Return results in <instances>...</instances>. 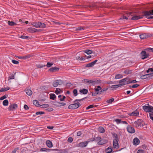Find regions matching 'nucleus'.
I'll list each match as a JSON object with an SVG mask.
<instances>
[{
  "label": "nucleus",
  "instance_id": "nucleus-1",
  "mask_svg": "<svg viewBox=\"0 0 153 153\" xmlns=\"http://www.w3.org/2000/svg\"><path fill=\"white\" fill-rule=\"evenodd\" d=\"M85 97L82 99H76L74 101V104L69 105L68 106L69 109H74L78 108L81 105L77 101H80L83 100Z\"/></svg>",
  "mask_w": 153,
  "mask_h": 153
},
{
  "label": "nucleus",
  "instance_id": "nucleus-2",
  "mask_svg": "<svg viewBox=\"0 0 153 153\" xmlns=\"http://www.w3.org/2000/svg\"><path fill=\"white\" fill-rule=\"evenodd\" d=\"M146 105L148 106L144 105L142 107L143 109L146 112L153 113V107L149 105V104Z\"/></svg>",
  "mask_w": 153,
  "mask_h": 153
},
{
  "label": "nucleus",
  "instance_id": "nucleus-3",
  "mask_svg": "<svg viewBox=\"0 0 153 153\" xmlns=\"http://www.w3.org/2000/svg\"><path fill=\"white\" fill-rule=\"evenodd\" d=\"M143 122L141 119H138L134 122V126L137 127L143 126Z\"/></svg>",
  "mask_w": 153,
  "mask_h": 153
},
{
  "label": "nucleus",
  "instance_id": "nucleus-4",
  "mask_svg": "<svg viewBox=\"0 0 153 153\" xmlns=\"http://www.w3.org/2000/svg\"><path fill=\"white\" fill-rule=\"evenodd\" d=\"M152 36L151 34L148 33H143L140 35V38L142 39H147Z\"/></svg>",
  "mask_w": 153,
  "mask_h": 153
},
{
  "label": "nucleus",
  "instance_id": "nucleus-5",
  "mask_svg": "<svg viewBox=\"0 0 153 153\" xmlns=\"http://www.w3.org/2000/svg\"><path fill=\"white\" fill-rule=\"evenodd\" d=\"M140 55L141 59H144L149 57V54L146 52V51H142L140 53Z\"/></svg>",
  "mask_w": 153,
  "mask_h": 153
},
{
  "label": "nucleus",
  "instance_id": "nucleus-6",
  "mask_svg": "<svg viewBox=\"0 0 153 153\" xmlns=\"http://www.w3.org/2000/svg\"><path fill=\"white\" fill-rule=\"evenodd\" d=\"M63 81L61 79H58L54 81L53 84V87H56L58 85H61L63 84Z\"/></svg>",
  "mask_w": 153,
  "mask_h": 153
},
{
  "label": "nucleus",
  "instance_id": "nucleus-7",
  "mask_svg": "<svg viewBox=\"0 0 153 153\" xmlns=\"http://www.w3.org/2000/svg\"><path fill=\"white\" fill-rule=\"evenodd\" d=\"M89 142V141H85L80 143L77 144L76 146L82 148L85 147L87 146Z\"/></svg>",
  "mask_w": 153,
  "mask_h": 153
},
{
  "label": "nucleus",
  "instance_id": "nucleus-8",
  "mask_svg": "<svg viewBox=\"0 0 153 153\" xmlns=\"http://www.w3.org/2000/svg\"><path fill=\"white\" fill-rule=\"evenodd\" d=\"M144 16H145L146 18L149 17L151 15H153V9L150 10L149 11H147L144 12Z\"/></svg>",
  "mask_w": 153,
  "mask_h": 153
},
{
  "label": "nucleus",
  "instance_id": "nucleus-9",
  "mask_svg": "<svg viewBox=\"0 0 153 153\" xmlns=\"http://www.w3.org/2000/svg\"><path fill=\"white\" fill-rule=\"evenodd\" d=\"M17 105L15 103L10 105L8 107L9 111H13V109H15L17 107Z\"/></svg>",
  "mask_w": 153,
  "mask_h": 153
},
{
  "label": "nucleus",
  "instance_id": "nucleus-10",
  "mask_svg": "<svg viewBox=\"0 0 153 153\" xmlns=\"http://www.w3.org/2000/svg\"><path fill=\"white\" fill-rule=\"evenodd\" d=\"M97 61V60H96L93 62L86 64L85 66V67H91L93 66Z\"/></svg>",
  "mask_w": 153,
  "mask_h": 153
},
{
  "label": "nucleus",
  "instance_id": "nucleus-11",
  "mask_svg": "<svg viewBox=\"0 0 153 153\" xmlns=\"http://www.w3.org/2000/svg\"><path fill=\"white\" fill-rule=\"evenodd\" d=\"M128 81H129V78L128 77H126L120 80L119 83H121L122 82H123V83H126V84H128L127 82Z\"/></svg>",
  "mask_w": 153,
  "mask_h": 153
},
{
  "label": "nucleus",
  "instance_id": "nucleus-12",
  "mask_svg": "<svg viewBox=\"0 0 153 153\" xmlns=\"http://www.w3.org/2000/svg\"><path fill=\"white\" fill-rule=\"evenodd\" d=\"M128 131L131 133H133L135 132V131L134 128L130 126H128L127 128Z\"/></svg>",
  "mask_w": 153,
  "mask_h": 153
},
{
  "label": "nucleus",
  "instance_id": "nucleus-13",
  "mask_svg": "<svg viewBox=\"0 0 153 153\" xmlns=\"http://www.w3.org/2000/svg\"><path fill=\"white\" fill-rule=\"evenodd\" d=\"M139 114V112L137 110L133 111L132 113H128V114L131 116H137Z\"/></svg>",
  "mask_w": 153,
  "mask_h": 153
},
{
  "label": "nucleus",
  "instance_id": "nucleus-14",
  "mask_svg": "<svg viewBox=\"0 0 153 153\" xmlns=\"http://www.w3.org/2000/svg\"><path fill=\"white\" fill-rule=\"evenodd\" d=\"M144 15L141 16H137L136 15L133 16L131 18V19L132 20H137L139 19H142L143 18Z\"/></svg>",
  "mask_w": 153,
  "mask_h": 153
},
{
  "label": "nucleus",
  "instance_id": "nucleus-15",
  "mask_svg": "<svg viewBox=\"0 0 153 153\" xmlns=\"http://www.w3.org/2000/svg\"><path fill=\"white\" fill-rule=\"evenodd\" d=\"M27 30L28 32L30 33H34L36 32L37 31H39V30L33 27H30L28 28Z\"/></svg>",
  "mask_w": 153,
  "mask_h": 153
},
{
  "label": "nucleus",
  "instance_id": "nucleus-16",
  "mask_svg": "<svg viewBox=\"0 0 153 153\" xmlns=\"http://www.w3.org/2000/svg\"><path fill=\"white\" fill-rule=\"evenodd\" d=\"M113 146L114 148H118V143L117 140L114 139L113 141Z\"/></svg>",
  "mask_w": 153,
  "mask_h": 153
},
{
  "label": "nucleus",
  "instance_id": "nucleus-17",
  "mask_svg": "<svg viewBox=\"0 0 153 153\" xmlns=\"http://www.w3.org/2000/svg\"><path fill=\"white\" fill-rule=\"evenodd\" d=\"M133 143L134 145H137L139 144L140 140L137 138L135 137L133 139Z\"/></svg>",
  "mask_w": 153,
  "mask_h": 153
},
{
  "label": "nucleus",
  "instance_id": "nucleus-18",
  "mask_svg": "<svg viewBox=\"0 0 153 153\" xmlns=\"http://www.w3.org/2000/svg\"><path fill=\"white\" fill-rule=\"evenodd\" d=\"M108 141L107 140L105 139H100L99 141V142L98 143V144L100 145H103L106 143H107Z\"/></svg>",
  "mask_w": 153,
  "mask_h": 153
},
{
  "label": "nucleus",
  "instance_id": "nucleus-19",
  "mask_svg": "<svg viewBox=\"0 0 153 153\" xmlns=\"http://www.w3.org/2000/svg\"><path fill=\"white\" fill-rule=\"evenodd\" d=\"M59 69V68L56 67H53L49 69V71L51 72H53L58 71Z\"/></svg>",
  "mask_w": 153,
  "mask_h": 153
},
{
  "label": "nucleus",
  "instance_id": "nucleus-20",
  "mask_svg": "<svg viewBox=\"0 0 153 153\" xmlns=\"http://www.w3.org/2000/svg\"><path fill=\"white\" fill-rule=\"evenodd\" d=\"M26 94L28 96H31L32 94V92L30 89H27L25 90Z\"/></svg>",
  "mask_w": 153,
  "mask_h": 153
},
{
  "label": "nucleus",
  "instance_id": "nucleus-21",
  "mask_svg": "<svg viewBox=\"0 0 153 153\" xmlns=\"http://www.w3.org/2000/svg\"><path fill=\"white\" fill-rule=\"evenodd\" d=\"M80 52H83L86 53L87 54H90L92 53V51L90 50H86L81 51Z\"/></svg>",
  "mask_w": 153,
  "mask_h": 153
},
{
  "label": "nucleus",
  "instance_id": "nucleus-22",
  "mask_svg": "<svg viewBox=\"0 0 153 153\" xmlns=\"http://www.w3.org/2000/svg\"><path fill=\"white\" fill-rule=\"evenodd\" d=\"M47 146L49 148H51L53 146V144L51 141L49 140H47L46 142Z\"/></svg>",
  "mask_w": 153,
  "mask_h": 153
},
{
  "label": "nucleus",
  "instance_id": "nucleus-23",
  "mask_svg": "<svg viewBox=\"0 0 153 153\" xmlns=\"http://www.w3.org/2000/svg\"><path fill=\"white\" fill-rule=\"evenodd\" d=\"M88 90L85 89H80L79 90V92L84 94H87L88 92Z\"/></svg>",
  "mask_w": 153,
  "mask_h": 153
},
{
  "label": "nucleus",
  "instance_id": "nucleus-24",
  "mask_svg": "<svg viewBox=\"0 0 153 153\" xmlns=\"http://www.w3.org/2000/svg\"><path fill=\"white\" fill-rule=\"evenodd\" d=\"M33 103L34 105H35L36 106L40 107L41 106V105L39 104V102L37 100H33Z\"/></svg>",
  "mask_w": 153,
  "mask_h": 153
},
{
  "label": "nucleus",
  "instance_id": "nucleus-25",
  "mask_svg": "<svg viewBox=\"0 0 153 153\" xmlns=\"http://www.w3.org/2000/svg\"><path fill=\"white\" fill-rule=\"evenodd\" d=\"M98 131L101 133H103L105 132V130L104 128L102 126L99 127L98 128Z\"/></svg>",
  "mask_w": 153,
  "mask_h": 153
},
{
  "label": "nucleus",
  "instance_id": "nucleus-26",
  "mask_svg": "<svg viewBox=\"0 0 153 153\" xmlns=\"http://www.w3.org/2000/svg\"><path fill=\"white\" fill-rule=\"evenodd\" d=\"M10 88L7 87L6 88H2L0 90V92L7 91L10 89Z\"/></svg>",
  "mask_w": 153,
  "mask_h": 153
},
{
  "label": "nucleus",
  "instance_id": "nucleus-27",
  "mask_svg": "<svg viewBox=\"0 0 153 153\" xmlns=\"http://www.w3.org/2000/svg\"><path fill=\"white\" fill-rule=\"evenodd\" d=\"M149 74H145L141 76L140 78L142 79H144L147 78H150Z\"/></svg>",
  "mask_w": 153,
  "mask_h": 153
},
{
  "label": "nucleus",
  "instance_id": "nucleus-28",
  "mask_svg": "<svg viewBox=\"0 0 153 153\" xmlns=\"http://www.w3.org/2000/svg\"><path fill=\"white\" fill-rule=\"evenodd\" d=\"M101 139V137H95L94 138H93V140L92 141H95L97 142H99V141L100 140V139Z\"/></svg>",
  "mask_w": 153,
  "mask_h": 153
},
{
  "label": "nucleus",
  "instance_id": "nucleus-29",
  "mask_svg": "<svg viewBox=\"0 0 153 153\" xmlns=\"http://www.w3.org/2000/svg\"><path fill=\"white\" fill-rule=\"evenodd\" d=\"M8 24L9 25L11 26H14L16 25V24L14 22L10 21L8 22Z\"/></svg>",
  "mask_w": 153,
  "mask_h": 153
},
{
  "label": "nucleus",
  "instance_id": "nucleus-30",
  "mask_svg": "<svg viewBox=\"0 0 153 153\" xmlns=\"http://www.w3.org/2000/svg\"><path fill=\"white\" fill-rule=\"evenodd\" d=\"M39 26H40V27H39V28H44L45 27L46 25L44 23H41V22H39Z\"/></svg>",
  "mask_w": 153,
  "mask_h": 153
},
{
  "label": "nucleus",
  "instance_id": "nucleus-31",
  "mask_svg": "<svg viewBox=\"0 0 153 153\" xmlns=\"http://www.w3.org/2000/svg\"><path fill=\"white\" fill-rule=\"evenodd\" d=\"M56 98V96L54 94H50V99L52 100H54Z\"/></svg>",
  "mask_w": 153,
  "mask_h": 153
},
{
  "label": "nucleus",
  "instance_id": "nucleus-32",
  "mask_svg": "<svg viewBox=\"0 0 153 153\" xmlns=\"http://www.w3.org/2000/svg\"><path fill=\"white\" fill-rule=\"evenodd\" d=\"M123 76L121 74H117L115 76V79H119L122 78Z\"/></svg>",
  "mask_w": 153,
  "mask_h": 153
},
{
  "label": "nucleus",
  "instance_id": "nucleus-33",
  "mask_svg": "<svg viewBox=\"0 0 153 153\" xmlns=\"http://www.w3.org/2000/svg\"><path fill=\"white\" fill-rule=\"evenodd\" d=\"M108 89V88H104L101 89V90L99 92L100 94L103 93L104 92L106 91Z\"/></svg>",
  "mask_w": 153,
  "mask_h": 153
},
{
  "label": "nucleus",
  "instance_id": "nucleus-34",
  "mask_svg": "<svg viewBox=\"0 0 153 153\" xmlns=\"http://www.w3.org/2000/svg\"><path fill=\"white\" fill-rule=\"evenodd\" d=\"M3 104L4 106H7L8 104V101L7 100H4L3 102Z\"/></svg>",
  "mask_w": 153,
  "mask_h": 153
},
{
  "label": "nucleus",
  "instance_id": "nucleus-35",
  "mask_svg": "<svg viewBox=\"0 0 153 153\" xmlns=\"http://www.w3.org/2000/svg\"><path fill=\"white\" fill-rule=\"evenodd\" d=\"M39 22H38L36 23H33L32 25H33L36 27H40V26H39Z\"/></svg>",
  "mask_w": 153,
  "mask_h": 153
},
{
  "label": "nucleus",
  "instance_id": "nucleus-36",
  "mask_svg": "<svg viewBox=\"0 0 153 153\" xmlns=\"http://www.w3.org/2000/svg\"><path fill=\"white\" fill-rule=\"evenodd\" d=\"M131 71L130 70H126L124 71L123 72V73L124 74H131Z\"/></svg>",
  "mask_w": 153,
  "mask_h": 153
},
{
  "label": "nucleus",
  "instance_id": "nucleus-37",
  "mask_svg": "<svg viewBox=\"0 0 153 153\" xmlns=\"http://www.w3.org/2000/svg\"><path fill=\"white\" fill-rule=\"evenodd\" d=\"M112 135L113 137L114 138V139H116V140H118V135L116 134L115 133H114L112 134Z\"/></svg>",
  "mask_w": 153,
  "mask_h": 153
},
{
  "label": "nucleus",
  "instance_id": "nucleus-38",
  "mask_svg": "<svg viewBox=\"0 0 153 153\" xmlns=\"http://www.w3.org/2000/svg\"><path fill=\"white\" fill-rule=\"evenodd\" d=\"M112 149L109 147L106 149V152L107 153H110L112 152Z\"/></svg>",
  "mask_w": 153,
  "mask_h": 153
},
{
  "label": "nucleus",
  "instance_id": "nucleus-39",
  "mask_svg": "<svg viewBox=\"0 0 153 153\" xmlns=\"http://www.w3.org/2000/svg\"><path fill=\"white\" fill-rule=\"evenodd\" d=\"M57 103V106H63L66 105V103L64 102H58Z\"/></svg>",
  "mask_w": 153,
  "mask_h": 153
},
{
  "label": "nucleus",
  "instance_id": "nucleus-40",
  "mask_svg": "<svg viewBox=\"0 0 153 153\" xmlns=\"http://www.w3.org/2000/svg\"><path fill=\"white\" fill-rule=\"evenodd\" d=\"M53 64V62H48L46 65V66L48 68H49L51 67Z\"/></svg>",
  "mask_w": 153,
  "mask_h": 153
},
{
  "label": "nucleus",
  "instance_id": "nucleus-41",
  "mask_svg": "<svg viewBox=\"0 0 153 153\" xmlns=\"http://www.w3.org/2000/svg\"><path fill=\"white\" fill-rule=\"evenodd\" d=\"M114 100V98H111L110 100H107V102L109 104H111L113 102Z\"/></svg>",
  "mask_w": 153,
  "mask_h": 153
},
{
  "label": "nucleus",
  "instance_id": "nucleus-42",
  "mask_svg": "<svg viewBox=\"0 0 153 153\" xmlns=\"http://www.w3.org/2000/svg\"><path fill=\"white\" fill-rule=\"evenodd\" d=\"M8 97V95H7L5 94L0 98V100H3L4 99L7 98Z\"/></svg>",
  "mask_w": 153,
  "mask_h": 153
},
{
  "label": "nucleus",
  "instance_id": "nucleus-43",
  "mask_svg": "<svg viewBox=\"0 0 153 153\" xmlns=\"http://www.w3.org/2000/svg\"><path fill=\"white\" fill-rule=\"evenodd\" d=\"M127 82H128V83L129 84L131 83H134L137 82V81L136 80H134L131 81L129 80V81Z\"/></svg>",
  "mask_w": 153,
  "mask_h": 153
},
{
  "label": "nucleus",
  "instance_id": "nucleus-44",
  "mask_svg": "<svg viewBox=\"0 0 153 153\" xmlns=\"http://www.w3.org/2000/svg\"><path fill=\"white\" fill-rule=\"evenodd\" d=\"M74 95L75 96H76L77 95V91L76 89H74L73 90Z\"/></svg>",
  "mask_w": 153,
  "mask_h": 153
},
{
  "label": "nucleus",
  "instance_id": "nucleus-45",
  "mask_svg": "<svg viewBox=\"0 0 153 153\" xmlns=\"http://www.w3.org/2000/svg\"><path fill=\"white\" fill-rule=\"evenodd\" d=\"M45 112L43 111H38L36 112V114L37 115L44 114Z\"/></svg>",
  "mask_w": 153,
  "mask_h": 153
},
{
  "label": "nucleus",
  "instance_id": "nucleus-46",
  "mask_svg": "<svg viewBox=\"0 0 153 153\" xmlns=\"http://www.w3.org/2000/svg\"><path fill=\"white\" fill-rule=\"evenodd\" d=\"M140 86L139 84H135L131 86V87L133 88H136Z\"/></svg>",
  "mask_w": 153,
  "mask_h": 153
},
{
  "label": "nucleus",
  "instance_id": "nucleus-47",
  "mask_svg": "<svg viewBox=\"0 0 153 153\" xmlns=\"http://www.w3.org/2000/svg\"><path fill=\"white\" fill-rule=\"evenodd\" d=\"M45 65H41L40 64H38V65H36L37 67L39 68H43L44 67H45Z\"/></svg>",
  "mask_w": 153,
  "mask_h": 153
},
{
  "label": "nucleus",
  "instance_id": "nucleus-48",
  "mask_svg": "<svg viewBox=\"0 0 153 153\" xmlns=\"http://www.w3.org/2000/svg\"><path fill=\"white\" fill-rule=\"evenodd\" d=\"M145 152V150L143 149H139L138 150L137 153H144Z\"/></svg>",
  "mask_w": 153,
  "mask_h": 153
},
{
  "label": "nucleus",
  "instance_id": "nucleus-49",
  "mask_svg": "<svg viewBox=\"0 0 153 153\" xmlns=\"http://www.w3.org/2000/svg\"><path fill=\"white\" fill-rule=\"evenodd\" d=\"M60 89L59 88H56L55 91V93L56 94H58L60 93Z\"/></svg>",
  "mask_w": 153,
  "mask_h": 153
},
{
  "label": "nucleus",
  "instance_id": "nucleus-50",
  "mask_svg": "<svg viewBox=\"0 0 153 153\" xmlns=\"http://www.w3.org/2000/svg\"><path fill=\"white\" fill-rule=\"evenodd\" d=\"M94 107V105H89V106H88L86 108V110L89 109L90 108H93V107Z\"/></svg>",
  "mask_w": 153,
  "mask_h": 153
},
{
  "label": "nucleus",
  "instance_id": "nucleus-51",
  "mask_svg": "<svg viewBox=\"0 0 153 153\" xmlns=\"http://www.w3.org/2000/svg\"><path fill=\"white\" fill-rule=\"evenodd\" d=\"M82 82L83 83H85V84H88L89 82V80L88 79H84L82 80Z\"/></svg>",
  "mask_w": 153,
  "mask_h": 153
},
{
  "label": "nucleus",
  "instance_id": "nucleus-52",
  "mask_svg": "<svg viewBox=\"0 0 153 153\" xmlns=\"http://www.w3.org/2000/svg\"><path fill=\"white\" fill-rule=\"evenodd\" d=\"M41 106H42V107L48 108L49 105L48 104H44L41 105Z\"/></svg>",
  "mask_w": 153,
  "mask_h": 153
},
{
  "label": "nucleus",
  "instance_id": "nucleus-53",
  "mask_svg": "<svg viewBox=\"0 0 153 153\" xmlns=\"http://www.w3.org/2000/svg\"><path fill=\"white\" fill-rule=\"evenodd\" d=\"M95 81L92 80H89V82H88V84H94V82Z\"/></svg>",
  "mask_w": 153,
  "mask_h": 153
},
{
  "label": "nucleus",
  "instance_id": "nucleus-54",
  "mask_svg": "<svg viewBox=\"0 0 153 153\" xmlns=\"http://www.w3.org/2000/svg\"><path fill=\"white\" fill-rule=\"evenodd\" d=\"M110 88H111L114 89H116L117 88V85H112L109 87Z\"/></svg>",
  "mask_w": 153,
  "mask_h": 153
},
{
  "label": "nucleus",
  "instance_id": "nucleus-55",
  "mask_svg": "<svg viewBox=\"0 0 153 153\" xmlns=\"http://www.w3.org/2000/svg\"><path fill=\"white\" fill-rule=\"evenodd\" d=\"M12 62L14 64H18L19 63V62L16 60H12Z\"/></svg>",
  "mask_w": 153,
  "mask_h": 153
},
{
  "label": "nucleus",
  "instance_id": "nucleus-56",
  "mask_svg": "<svg viewBox=\"0 0 153 153\" xmlns=\"http://www.w3.org/2000/svg\"><path fill=\"white\" fill-rule=\"evenodd\" d=\"M73 140V138L71 137H69L68 139V142H69L70 143H71L72 142Z\"/></svg>",
  "mask_w": 153,
  "mask_h": 153
},
{
  "label": "nucleus",
  "instance_id": "nucleus-57",
  "mask_svg": "<svg viewBox=\"0 0 153 153\" xmlns=\"http://www.w3.org/2000/svg\"><path fill=\"white\" fill-rule=\"evenodd\" d=\"M116 122L117 124H119L120 123L122 122L121 121V120L119 119H117L114 120Z\"/></svg>",
  "mask_w": 153,
  "mask_h": 153
},
{
  "label": "nucleus",
  "instance_id": "nucleus-58",
  "mask_svg": "<svg viewBox=\"0 0 153 153\" xmlns=\"http://www.w3.org/2000/svg\"><path fill=\"white\" fill-rule=\"evenodd\" d=\"M32 56L30 55H27L24 56L25 59H27L29 58L30 57Z\"/></svg>",
  "mask_w": 153,
  "mask_h": 153
},
{
  "label": "nucleus",
  "instance_id": "nucleus-59",
  "mask_svg": "<svg viewBox=\"0 0 153 153\" xmlns=\"http://www.w3.org/2000/svg\"><path fill=\"white\" fill-rule=\"evenodd\" d=\"M66 85L67 88H69L72 85V84L68 82L66 83Z\"/></svg>",
  "mask_w": 153,
  "mask_h": 153
},
{
  "label": "nucleus",
  "instance_id": "nucleus-60",
  "mask_svg": "<svg viewBox=\"0 0 153 153\" xmlns=\"http://www.w3.org/2000/svg\"><path fill=\"white\" fill-rule=\"evenodd\" d=\"M29 37L27 36H21L20 38L23 39H27Z\"/></svg>",
  "mask_w": 153,
  "mask_h": 153
},
{
  "label": "nucleus",
  "instance_id": "nucleus-61",
  "mask_svg": "<svg viewBox=\"0 0 153 153\" xmlns=\"http://www.w3.org/2000/svg\"><path fill=\"white\" fill-rule=\"evenodd\" d=\"M145 50L147 51H151L152 52H153V48H149L147 49H145Z\"/></svg>",
  "mask_w": 153,
  "mask_h": 153
},
{
  "label": "nucleus",
  "instance_id": "nucleus-62",
  "mask_svg": "<svg viewBox=\"0 0 153 153\" xmlns=\"http://www.w3.org/2000/svg\"><path fill=\"white\" fill-rule=\"evenodd\" d=\"M149 114L150 119L153 121V113H149Z\"/></svg>",
  "mask_w": 153,
  "mask_h": 153
},
{
  "label": "nucleus",
  "instance_id": "nucleus-63",
  "mask_svg": "<svg viewBox=\"0 0 153 153\" xmlns=\"http://www.w3.org/2000/svg\"><path fill=\"white\" fill-rule=\"evenodd\" d=\"M46 110L48 111H51L53 110V109L52 108H48L46 109Z\"/></svg>",
  "mask_w": 153,
  "mask_h": 153
},
{
  "label": "nucleus",
  "instance_id": "nucleus-64",
  "mask_svg": "<svg viewBox=\"0 0 153 153\" xmlns=\"http://www.w3.org/2000/svg\"><path fill=\"white\" fill-rule=\"evenodd\" d=\"M19 149L18 148H15L12 151V153H16V151Z\"/></svg>",
  "mask_w": 153,
  "mask_h": 153
}]
</instances>
